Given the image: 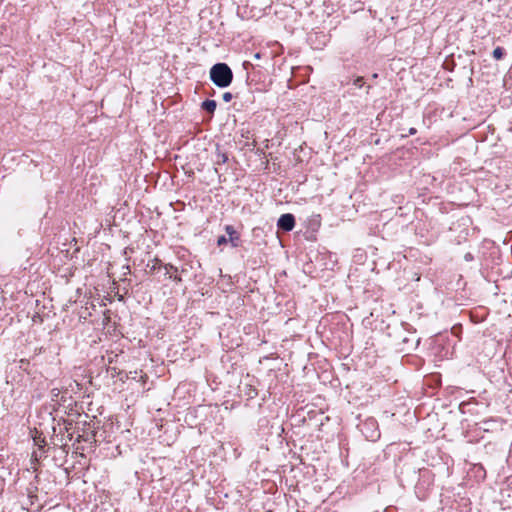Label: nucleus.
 <instances>
[{
	"label": "nucleus",
	"mask_w": 512,
	"mask_h": 512,
	"mask_svg": "<svg viewBox=\"0 0 512 512\" xmlns=\"http://www.w3.org/2000/svg\"><path fill=\"white\" fill-rule=\"evenodd\" d=\"M234 74L225 62H217L209 70V79L218 88L224 89L231 85Z\"/></svg>",
	"instance_id": "obj_1"
},
{
	"label": "nucleus",
	"mask_w": 512,
	"mask_h": 512,
	"mask_svg": "<svg viewBox=\"0 0 512 512\" xmlns=\"http://www.w3.org/2000/svg\"><path fill=\"white\" fill-rule=\"evenodd\" d=\"M358 428L369 441H376L380 437L378 423L374 418H367L358 425Z\"/></svg>",
	"instance_id": "obj_2"
},
{
	"label": "nucleus",
	"mask_w": 512,
	"mask_h": 512,
	"mask_svg": "<svg viewBox=\"0 0 512 512\" xmlns=\"http://www.w3.org/2000/svg\"><path fill=\"white\" fill-rule=\"evenodd\" d=\"M307 41L314 49L320 50L326 46L328 35L324 32H313L308 35Z\"/></svg>",
	"instance_id": "obj_3"
},
{
	"label": "nucleus",
	"mask_w": 512,
	"mask_h": 512,
	"mask_svg": "<svg viewBox=\"0 0 512 512\" xmlns=\"http://www.w3.org/2000/svg\"><path fill=\"white\" fill-rule=\"evenodd\" d=\"M295 224V217L291 213L282 214L277 221L278 229L284 232L292 231L295 227Z\"/></svg>",
	"instance_id": "obj_4"
},
{
	"label": "nucleus",
	"mask_w": 512,
	"mask_h": 512,
	"mask_svg": "<svg viewBox=\"0 0 512 512\" xmlns=\"http://www.w3.org/2000/svg\"><path fill=\"white\" fill-rule=\"evenodd\" d=\"M226 234L229 236V242L233 248H237L241 245L240 234L235 230L232 225H226L224 227Z\"/></svg>",
	"instance_id": "obj_5"
},
{
	"label": "nucleus",
	"mask_w": 512,
	"mask_h": 512,
	"mask_svg": "<svg viewBox=\"0 0 512 512\" xmlns=\"http://www.w3.org/2000/svg\"><path fill=\"white\" fill-rule=\"evenodd\" d=\"M480 430L484 432H493L497 429L498 421L494 418L485 419L477 423Z\"/></svg>",
	"instance_id": "obj_6"
},
{
	"label": "nucleus",
	"mask_w": 512,
	"mask_h": 512,
	"mask_svg": "<svg viewBox=\"0 0 512 512\" xmlns=\"http://www.w3.org/2000/svg\"><path fill=\"white\" fill-rule=\"evenodd\" d=\"M96 433L97 431L95 427H93L91 431L83 429V433L78 436L77 441H84L90 444L96 443Z\"/></svg>",
	"instance_id": "obj_7"
},
{
	"label": "nucleus",
	"mask_w": 512,
	"mask_h": 512,
	"mask_svg": "<svg viewBox=\"0 0 512 512\" xmlns=\"http://www.w3.org/2000/svg\"><path fill=\"white\" fill-rule=\"evenodd\" d=\"M217 107V102L212 99H206L201 103V109L206 113L212 114Z\"/></svg>",
	"instance_id": "obj_8"
},
{
	"label": "nucleus",
	"mask_w": 512,
	"mask_h": 512,
	"mask_svg": "<svg viewBox=\"0 0 512 512\" xmlns=\"http://www.w3.org/2000/svg\"><path fill=\"white\" fill-rule=\"evenodd\" d=\"M228 161V155L220 150L219 144L216 145V165L225 164Z\"/></svg>",
	"instance_id": "obj_9"
},
{
	"label": "nucleus",
	"mask_w": 512,
	"mask_h": 512,
	"mask_svg": "<svg viewBox=\"0 0 512 512\" xmlns=\"http://www.w3.org/2000/svg\"><path fill=\"white\" fill-rule=\"evenodd\" d=\"M505 55H506V50L500 46L496 47L492 52V57L496 61L502 60L505 57Z\"/></svg>",
	"instance_id": "obj_10"
},
{
	"label": "nucleus",
	"mask_w": 512,
	"mask_h": 512,
	"mask_svg": "<svg viewBox=\"0 0 512 512\" xmlns=\"http://www.w3.org/2000/svg\"><path fill=\"white\" fill-rule=\"evenodd\" d=\"M34 443L35 445L38 446L39 450L42 451V453H45L46 451L44 450L45 446H46V440H45V437H42L41 435H38V436H35L34 437Z\"/></svg>",
	"instance_id": "obj_11"
},
{
	"label": "nucleus",
	"mask_w": 512,
	"mask_h": 512,
	"mask_svg": "<svg viewBox=\"0 0 512 512\" xmlns=\"http://www.w3.org/2000/svg\"><path fill=\"white\" fill-rule=\"evenodd\" d=\"M364 84V78L361 76H358L353 80V86H355L356 88H362Z\"/></svg>",
	"instance_id": "obj_12"
},
{
	"label": "nucleus",
	"mask_w": 512,
	"mask_h": 512,
	"mask_svg": "<svg viewBox=\"0 0 512 512\" xmlns=\"http://www.w3.org/2000/svg\"><path fill=\"white\" fill-rule=\"evenodd\" d=\"M262 117L261 114L255 113L251 116V121L248 122V125H256L259 123V119Z\"/></svg>",
	"instance_id": "obj_13"
},
{
	"label": "nucleus",
	"mask_w": 512,
	"mask_h": 512,
	"mask_svg": "<svg viewBox=\"0 0 512 512\" xmlns=\"http://www.w3.org/2000/svg\"><path fill=\"white\" fill-rule=\"evenodd\" d=\"M229 242V239L226 238V236L221 235L217 238V245L223 246L226 245Z\"/></svg>",
	"instance_id": "obj_14"
},
{
	"label": "nucleus",
	"mask_w": 512,
	"mask_h": 512,
	"mask_svg": "<svg viewBox=\"0 0 512 512\" xmlns=\"http://www.w3.org/2000/svg\"><path fill=\"white\" fill-rule=\"evenodd\" d=\"M234 95L231 92H225L222 95V100L224 102H230L233 99Z\"/></svg>",
	"instance_id": "obj_15"
},
{
	"label": "nucleus",
	"mask_w": 512,
	"mask_h": 512,
	"mask_svg": "<svg viewBox=\"0 0 512 512\" xmlns=\"http://www.w3.org/2000/svg\"><path fill=\"white\" fill-rule=\"evenodd\" d=\"M426 121H428V123H427V124H428L429 126L433 124V122H432V113H430V112H429V113H426V114L424 115V123H425V124H426Z\"/></svg>",
	"instance_id": "obj_16"
},
{
	"label": "nucleus",
	"mask_w": 512,
	"mask_h": 512,
	"mask_svg": "<svg viewBox=\"0 0 512 512\" xmlns=\"http://www.w3.org/2000/svg\"><path fill=\"white\" fill-rule=\"evenodd\" d=\"M165 268H166L167 270H171V272H177V271H178V268H177V267H175V266H174V265H172V264H166V265H165Z\"/></svg>",
	"instance_id": "obj_17"
},
{
	"label": "nucleus",
	"mask_w": 512,
	"mask_h": 512,
	"mask_svg": "<svg viewBox=\"0 0 512 512\" xmlns=\"http://www.w3.org/2000/svg\"><path fill=\"white\" fill-rule=\"evenodd\" d=\"M233 123L234 125H237V124H240V125H244L246 122L245 121H239L237 118H236V115H233Z\"/></svg>",
	"instance_id": "obj_18"
},
{
	"label": "nucleus",
	"mask_w": 512,
	"mask_h": 512,
	"mask_svg": "<svg viewBox=\"0 0 512 512\" xmlns=\"http://www.w3.org/2000/svg\"><path fill=\"white\" fill-rule=\"evenodd\" d=\"M155 262H156V263H155V264L152 266V268H151L152 270H156V269L160 268V266H161V262H160V260L155 259Z\"/></svg>",
	"instance_id": "obj_19"
},
{
	"label": "nucleus",
	"mask_w": 512,
	"mask_h": 512,
	"mask_svg": "<svg viewBox=\"0 0 512 512\" xmlns=\"http://www.w3.org/2000/svg\"><path fill=\"white\" fill-rule=\"evenodd\" d=\"M417 132L416 129L408 130V134H402L401 137H407L408 135H414Z\"/></svg>",
	"instance_id": "obj_20"
},
{
	"label": "nucleus",
	"mask_w": 512,
	"mask_h": 512,
	"mask_svg": "<svg viewBox=\"0 0 512 512\" xmlns=\"http://www.w3.org/2000/svg\"><path fill=\"white\" fill-rule=\"evenodd\" d=\"M83 429L88 430V431H91L93 428H91L90 423H88V422H84V428H83Z\"/></svg>",
	"instance_id": "obj_21"
},
{
	"label": "nucleus",
	"mask_w": 512,
	"mask_h": 512,
	"mask_svg": "<svg viewBox=\"0 0 512 512\" xmlns=\"http://www.w3.org/2000/svg\"><path fill=\"white\" fill-rule=\"evenodd\" d=\"M173 279L176 282H181L182 281V278L180 276H177V275H175Z\"/></svg>",
	"instance_id": "obj_22"
},
{
	"label": "nucleus",
	"mask_w": 512,
	"mask_h": 512,
	"mask_svg": "<svg viewBox=\"0 0 512 512\" xmlns=\"http://www.w3.org/2000/svg\"><path fill=\"white\" fill-rule=\"evenodd\" d=\"M472 258H473V257H472V255H471L470 253H467V254L465 255V259H466V260H471Z\"/></svg>",
	"instance_id": "obj_23"
},
{
	"label": "nucleus",
	"mask_w": 512,
	"mask_h": 512,
	"mask_svg": "<svg viewBox=\"0 0 512 512\" xmlns=\"http://www.w3.org/2000/svg\"><path fill=\"white\" fill-rule=\"evenodd\" d=\"M408 342H409V339H408L407 337H404V338L402 339V343H403V344H407Z\"/></svg>",
	"instance_id": "obj_24"
},
{
	"label": "nucleus",
	"mask_w": 512,
	"mask_h": 512,
	"mask_svg": "<svg viewBox=\"0 0 512 512\" xmlns=\"http://www.w3.org/2000/svg\"><path fill=\"white\" fill-rule=\"evenodd\" d=\"M250 130H246V134H242L243 137L249 138Z\"/></svg>",
	"instance_id": "obj_25"
},
{
	"label": "nucleus",
	"mask_w": 512,
	"mask_h": 512,
	"mask_svg": "<svg viewBox=\"0 0 512 512\" xmlns=\"http://www.w3.org/2000/svg\"><path fill=\"white\" fill-rule=\"evenodd\" d=\"M254 58L259 59V58H260V53H256V54L254 55Z\"/></svg>",
	"instance_id": "obj_26"
},
{
	"label": "nucleus",
	"mask_w": 512,
	"mask_h": 512,
	"mask_svg": "<svg viewBox=\"0 0 512 512\" xmlns=\"http://www.w3.org/2000/svg\"><path fill=\"white\" fill-rule=\"evenodd\" d=\"M372 78H373V79L378 78V74H377V73H374V74L372 75Z\"/></svg>",
	"instance_id": "obj_27"
},
{
	"label": "nucleus",
	"mask_w": 512,
	"mask_h": 512,
	"mask_svg": "<svg viewBox=\"0 0 512 512\" xmlns=\"http://www.w3.org/2000/svg\"><path fill=\"white\" fill-rule=\"evenodd\" d=\"M370 88H371V86H370V85H368V86H367V89H366V94H368V93H369Z\"/></svg>",
	"instance_id": "obj_28"
},
{
	"label": "nucleus",
	"mask_w": 512,
	"mask_h": 512,
	"mask_svg": "<svg viewBox=\"0 0 512 512\" xmlns=\"http://www.w3.org/2000/svg\"><path fill=\"white\" fill-rule=\"evenodd\" d=\"M181 272L182 273H186L187 272V269H185L184 267L181 269Z\"/></svg>",
	"instance_id": "obj_29"
},
{
	"label": "nucleus",
	"mask_w": 512,
	"mask_h": 512,
	"mask_svg": "<svg viewBox=\"0 0 512 512\" xmlns=\"http://www.w3.org/2000/svg\"><path fill=\"white\" fill-rule=\"evenodd\" d=\"M446 70H452L451 65H448V67H446Z\"/></svg>",
	"instance_id": "obj_30"
},
{
	"label": "nucleus",
	"mask_w": 512,
	"mask_h": 512,
	"mask_svg": "<svg viewBox=\"0 0 512 512\" xmlns=\"http://www.w3.org/2000/svg\"><path fill=\"white\" fill-rule=\"evenodd\" d=\"M446 70H452L451 65H448V67H446Z\"/></svg>",
	"instance_id": "obj_31"
}]
</instances>
